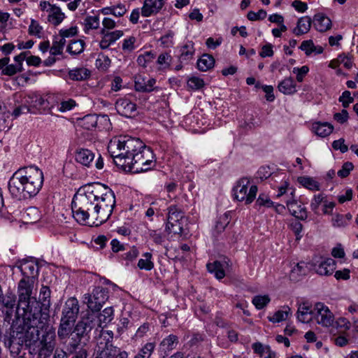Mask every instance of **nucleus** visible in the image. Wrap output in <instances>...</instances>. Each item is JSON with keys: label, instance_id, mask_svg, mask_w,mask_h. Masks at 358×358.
<instances>
[{"label": "nucleus", "instance_id": "nucleus-1", "mask_svg": "<svg viewBox=\"0 0 358 358\" xmlns=\"http://www.w3.org/2000/svg\"><path fill=\"white\" fill-rule=\"evenodd\" d=\"M115 204L111 189L101 183H94L80 187L73 198L71 208L78 222L86 223L91 220L99 226L112 214Z\"/></svg>", "mask_w": 358, "mask_h": 358}, {"label": "nucleus", "instance_id": "nucleus-2", "mask_svg": "<svg viewBox=\"0 0 358 358\" xmlns=\"http://www.w3.org/2000/svg\"><path fill=\"white\" fill-rule=\"evenodd\" d=\"M43 182L42 171L32 166L15 172L8 182V189L13 197L27 199L38 193Z\"/></svg>", "mask_w": 358, "mask_h": 358}, {"label": "nucleus", "instance_id": "nucleus-3", "mask_svg": "<svg viewBox=\"0 0 358 358\" xmlns=\"http://www.w3.org/2000/svg\"><path fill=\"white\" fill-rule=\"evenodd\" d=\"M27 341L38 358H49L55 347V329L49 323L25 325Z\"/></svg>", "mask_w": 358, "mask_h": 358}, {"label": "nucleus", "instance_id": "nucleus-4", "mask_svg": "<svg viewBox=\"0 0 358 358\" xmlns=\"http://www.w3.org/2000/svg\"><path fill=\"white\" fill-rule=\"evenodd\" d=\"M143 146V142L139 138L121 136L110 141L108 145L115 165L124 171L129 164V161L138 150Z\"/></svg>", "mask_w": 358, "mask_h": 358}, {"label": "nucleus", "instance_id": "nucleus-5", "mask_svg": "<svg viewBox=\"0 0 358 358\" xmlns=\"http://www.w3.org/2000/svg\"><path fill=\"white\" fill-rule=\"evenodd\" d=\"M34 282V280L22 278L17 285L18 302L16 314L23 317L24 325L29 322L27 317H33L38 313V301L35 297H31Z\"/></svg>", "mask_w": 358, "mask_h": 358}, {"label": "nucleus", "instance_id": "nucleus-6", "mask_svg": "<svg viewBox=\"0 0 358 358\" xmlns=\"http://www.w3.org/2000/svg\"><path fill=\"white\" fill-rule=\"evenodd\" d=\"M50 289L48 286H42L39 293V301L37 304L38 313L32 317H27V325L49 323V308L50 307Z\"/></svg>", "mask_w": 358, "mask_h": 358}, {"label": "nucleus", "instance_id": "nucleus-7", "mask_svg": "<svg viewBox=\"0 0 358 358\" xmlns=\"http://www.w3.org/2000/svg\"><path fill=\"white\" fill-rule=\"evenodd\" d=\"M143 148L138 150L129 161V164L124 171L132 173H141L150 169L153 163L154 155L151 149L143 143Z\"/></svg>", "mask_w": 358, "mask_h": 358}, {"label": "nucleus", "instance_id": "nucleus-8", "mask_svg": "<svg viewBox=\"0 0 358 358\" xmlns=\"http://www.w3.org/2000/svg\"><path fill=\"white\" fill-rule=\"evenodd\" d=\"M91 329L92 327L84 321L79 322L76 325L73 331L70 335L71 338L68 344L71 352L76 351V350H88L87 348L90 339L88 332Z\"/></svg>", "mask_w": 358, "mask_h": 358}, {"label": "nucleus", "instance_id": "nucleus-9", "mask_svg": "<svg viewBox=\"0 0 358 358\" xmlns=\"http://www.w3.org/2000/svg\"><path fill=\"white\" fill-rule=\"evenodd\" d=\"M234 198L239 201H245V204L251 203L255 199L257 187L251 185L249 178L244 177L237 181L233 189Z\"/></svg>", "mask_w": 358, "mask_h": 358}, {"label": "nucleus", "instance_id": "nucleus-10", "mask_svg": "<svg viewBox=\"0 0 358 358\" xmlns=\"http://www.w3.org/2000/svg\"><path fill=\"white\" fill-rule=\"evenodd\" d=\"M108 295L106 289L97 287L93 289L92 294H86L83 296V302L87 305L92 312H98L108 300Z\"/></svg>", "mask_w": 358, "mask_h": 358}, {"label": "nucleus", "instance_id": "nucleus-11", "mask_svg": "<svg viewBox=\"0 0 358 358\" xmlns=\"http://www.w3.org/2000/svg\"><path fill=\"white\" fill-rule=\"evenodd\" d=\"M313 319L324 327H329L334 322V315L322 303H315L313 308Z\"/></svg>", "mask_w": 358, "mask_h": 358}, {"label": "nucleus", "instance_id": "nucleus-12", "mask_svg": "<svg viewBox=\"0 0 358 358\" xmlns=\"http://www.w3.org/2000/svg\"><path fill=\"white\" fill-rule=\"evenodd\" d=\"M24 99L31 110L34 109L48 110L51 108L47 99L35 92L28 94L24 97Z\"/></svg>", "mask_w": 358, "mask_h": 358}, {"label": "nucleus", "instance_id": "nucleus-13", "mask_svg": "<svg viewBox=\"0 0 358 358\" xmlns=\"http://www.w3.org/2000/svg\"><path fill=\"white\" fill-rule=\"evenodd\" d=\"M113 333L109 330L101 329L98 337L96 338V352L97 355L100 353L105 352L110 348H117L113 345Z\"/></svg>", "mask_w": 358, "mask_h": 358}, {"label": "nucleus", "instance_id": "nucleus-14", "mask_svg": "<svg viewBox=\"0 0 358 358\" xmlns=\"http://www.w3.org/2000/svg\"><path fill=\"white\" fill-rule=\"evenodd\" d=\"M315 271L320 275H330L336 269V262L332 258L320 257L314 262Z\"/></svg>", "mask_w": 358, "mask_h": 358}, {"label": "nucleus", "instance_id": "nucleus-15", "mask_svg": "<svg viewBox=\"0 0 358 358\" xmlns=\"http://www.w3.org/2000/svg\"><path fill=\"white\" fill-rule=\"evenodd\" d=\"M79 312L78 302L75 298L69 299L64 305L62 310V317L64 320L76 322Z\"/></svg>", "mask_w": 358, "mask_h": 358}, {"label": "nucleus", "instance_id": "nucleus-16", "mask_svg": "<svg viewBox=\"0 0 358 358\" xmlns=\"http://www.w3.org/2000/svg\"><path fill=\"white\" fill-rule=\"evenodd\" d=\"M100 34L101 35V39L99 42V46L104 50L108 48L110 45L120 38L124 33L122 30L106 31L105 29H101Z\"/></svg>", "mask_w": 358, "mask_h": 358}, {"label": "nucleus", "instance_id": "nucleus-17", "mask_svg": "<svg viewBox=\"0 0 358 358\" xmlns=\"http://www.w3.org/2000/svg\"><path fill=\"white\" fill-rule=\"evenodd\" d=\"M164 4V0H145L141 8V14L148 17L158 13Z\"/></svg>", "mask_w": 358, "mask_h": 358}, {"label": "nucleus", "instance_id": "nucleus-18", "mask_svg": "<svg viewBox=\"0 0 358 358\" xmlns=\"http://www.w3.org/2000/svg\"><path fill=\"white\" fill-rule=\"evenodd\" d=\"M115 108L121 115L131 117L136 110V105L127 98H121L117 100Z\"/></svg>", "mask_w": 358, "mask_h": 358}, {"label": "nucleus", "instance_id": "nucleus-19", "mask_svg": "<svg viewBox=\"0 0 358 358\" xmlns=\"http://www.w3.org/2000/svg\"><path fill=\"white\" fill-rule=\"evenodd\" d=\"M287 208L290 213L299 220H304L307 218L306 208L301 205H298L296 199L292 198L285 201Z\"/></svg>", "mask_w": 358, "mask_h": 358}, {"label": "nucleus", "instance_id": "nucleus-20", "mask_svg": "<svg viewBox=\"0 0 358 358\" xmlns=\"http://www.w3.org/2000/svg\"><path fill=\"white\" fill-rule=\"evenodd\" d=\"M155 83L153 78L146 80L141 76H136L134 78V88L138 92H150L154 90Z\"/></svg>", "mask_w": 358, "mask_h": 358}, {"label": "nucleus", "instance_id": "nucleus-21", "mask_svg": "<svg viewBox=\"0 0 358 358\" xmlns=\"http://www.w3.org/2000/svg\"><path fill=\"white\" fill-rule=\"evenodd\" d=\"M19 268L24 275L23 278L34 280L38 275V268L33 261L24 260Z\"/></svg>", "mask_w": 358, "mask_h": 358}, {"label": "nucleus", "instance_id": "nucleus-22", "mask_svg": "<svg viewBox=\"0 0 358 358\" xmlns=\"http://www.w3.org/2000/svg\"><path fill=\"white\" fill-rule=\"evenodd\" d=\"M41 217V212L36 207H29L21 212V219L26 224L36 223Z\"/></svg>", "mask_w": 358, "mask_h": 358}, {"label": "nucleus", "instance_id": "nucleus-23", "mask_svg": "<svg viewBox=\"0 0 358 358\" xmlns=\"http://www.w3.org/2000/svg\"><path fill=\"white\" fill-rule=\"evenodd\" d=\"M313 308L308 303H303L298 308L297 319L301 322L307 323L313 319Z\"/></svg>", "mask_w": 358, "mask_h": 358}, {"label": "nucleus", "instance_id": "nucleus-24", "mask_svg": "<svg viewBox=\"0 0 358 358\" xmlns=\"http://www.w3.org/2000/svg\"><path fill=\"white\" fill-rule=\"evenodd\" d=\"M309 270L308 263L300 262L292 268L289 278L293 281H298L301 276L306 275Z\"/></svg>", "mask_w": 358, "mask_h": 358}, {"label": "nucleus", "instance_id": "nucleus-25", "mask_svg": "<svg viewBox=\"0 0 358 358\" xmlns=\"http://www.w3.org/2000/svg\"><path fill=\"white\" fill-rule=\"evenodd\" d=\"M76 160L85 166H89L94 159V154L88 149L81 148L76 151Z\"/></svg>", "mask_w": 358, "mask_h": 358}, {"label": "nucleus", "instance_id": "nucleus-26", "mask_svg": "<svg viewBox=\"0 0 358 358\" xmlns=\"http://www.w3.org/2000/svg\"><path fill=\"white\" fill-rule=\"evenodd\" d=\"M48 12H49L48 20L55 26L59 25L65 18V15L62 11L61 8L55 5L51 6L50 8L48 10Z\"/></svg>", "mask_w": 358, "mask_h": 358}, {"label": "nucleus", "instance_id": "nucleus-27", "mask_svg": "<svg viewBox=\"0 0 358 358\" xmlns=\"http://www.w3.org/2000/svg\"><path fill=\"white\" fill-rule=\"evenodd\" d=\"M312 130L317 136L324 138L332 133L334 130V126L329 122H318L313 124Z\"/></svg>", "mask_w": 358, "mask_h": 358}, {"label": "nucleus", "instance_id": "nucleus-28", "mask_svg": "<svg viewBox=\"0 0 358 358\" xmlns=\"http://www.w3.org/2000/svg\"><path fill=\"white\" fill-rule=\"evenodd\" d=\"M313 22L315 29L320 32L326 31L331 27V20L328 17L322 14L315 15Z\"/></svg>", "mask_w": 358, "mask_h": 358}, {"label": "nucleus", "instance_id": "nucleus-29", "mask_svg": "<svg viewBox=\"0 0 358 358\" xmlns=\"http://www.w3.org/2000/svg\"><path fill=\"white\" fill-rule=\"evenodd\" d=\"M278 88L284 94H293L296 92V83L291 77L286 78L280 82Z\"/></svg>", "mask_w": 358, "mask_h": 358}, {"label": "nucleus", "instance_id": "nucleus-30", "mask_svg": "<svg viewBox=\"0 0 358 358\" xmlns=\"http://www.w3.org/2000/svg\"><path fill=\"white\" fill-rule=\"evenodd\" d=\"M180 60L181 62H188L193 58L194 55V43L188 41L180 48Z\"/></svg>", "mask_w": 358, "mask_h": 358}, {"label": "nucleus", "instance_id": "nucleus-31", "mask_svg": "<svg viewBox=\"0 0 358 358\" xmlns=\"http://www.w3.org/2000/svg\"><path fill=\"white\" fill-rule=\"evenodd\" d=\"M75 322L61 318L60 325L58 329V336L61 339L66 338L71 334Z\"/></svg>", "mask_w": 358, "mask_h": 358}, {"label": "nucleus", "instance_id": "nucleus-32", "mask_svg": "<svg viewBox=\"0 0 358 358\" xmlns=\"http://www.w3.org/2000/svg\"><path fill=\"white\" fill-rule=\"evenodd\" d=\"M312 20L308 16L301 17L297 22L296 27L294 29V33L300 36L306 34L310 29Z\"/></svg>", "mask_w": 358, "mask_h": 358}, {"label": "nucleus", "instance_id": "nucleus-33", "mask_svg": "<svg viewBox=\"0 0 358 358\" xmlns=\"http://www.w3.org/2000/svg\"><path fill=\"white\" fill-rule=\"evenodd\" d=\"M96 358H128V353L119 348H110Z\"/></svg>", "mask_w": 358, "mask_h": 358}, {"label": "nucleus", "instance_id": "nucleus-34", "mask_svg": "<svg viewBox=\"0 0 358 358\" xmlns=\"http://www.w3.org/2000/svg\"><path fill=\"white\" fill-rule=\"evenodd\" d=\"M178 342L177 336L170 334L161 341L159 346L164 352L171 351L176 348Z\"/></svg>", "mask_w": 358, "mask_h": 358}, {"label": "nucleus", "instance_id": "nucleus-35", "mask_svg": "<svg viewBox=\"0 0 358 358\" xmlns=\"http://www.w3.org/2000/svg\"><path fill=\"white\" fill-rule=\"evenodd\" d=\"M90 76V71L84 67L76 68L69 71L70 79L76 81L85 80Z\"/></svg>", "mask_w": 358, "mask_h": 358}, {"label": "nucleus", "instance_id": "nucleus-36", "mask_svg": "<svg viewBox=\"0 0 358 358\" xmlns=\"http://www.w3.org/2000/svg\"><path fill=\"white\" fill-rule=\"evenodd\" d=\"M215 59L208 54H203L197 61V67L201 71H206L213 67Z\"/></svg>", "mask_w": 358, "mask_h": 358}, {"label": "nucleus", "instance_id": "nucleus-37", "mask_svg": "<svg viewBox=\"0 0 358 358\" xmlns=\"http://www.w3.org/2000/svg\"><path fill=\"white\" fill-rule=\"evenodd\" d=\"M291 314V309L288 306H284L282 310L276 311L272 316H269L268 319L273 323L280 322L287 320Z\"/></svg>", "mask_w": 358, "mask_h": 358}, {"label": "nucleus", "instance_id": "nucleus-38", "mask_svg": "<svg viewBox=\"0 0 358 358\" xmlns=\"http://www.w3.org/2000/svg\"><path fill=\"white\" fill-rule=\"evenodd\" d=\"M207 269L210 273H214L217 279H222L225 276L224 264L218 261L207 264Z\"/></svg>", "mask_w": 358, "mask_h": 358}, {"label": "nucleus", "instance_id": "nucleus-39", "mask_svg": "<svg viewBox=\"0 0 358 358\" xmlns=\"http://www.w3.org/2000/svg\"><path fill=\"white\" fill-rule=\"evenodd\" d=\"M84 31L89 33L90 30L97 29L100 26L99 15L87 16L84 20Z\"/></svg>", "mask_w": 358, "mask_h": 358}, {"label": "nucleus", "instance_id": "nucleus-40", "mask_svg": "<svg viewBox=\"0 0 358 358\" xmlns=\"http://www.w3.org/2000/svg\"><path fill=\"white\" fill-rule=\"evenodd\" d=\"M298 180L301 185L310 190L317 191L320 189V184L312 178L299 177Z\"/></svg>", "mask_w": 358, "mask_h": 358}, {"label": "nucleus", "instance_id": "nucleus-41", "mask_svg": "<svg viewBox=\"0 0 358 358\" xmlns=\"http://www.w3.org/2000/svg\"><path fill=\"white\" fill-rule=\"evenodd\" d=\"M98 117L94 114L85 115L80 120V125L85 129L90 130L97 124Z\"/></svg>", "mask_w": 358, "mask_h": 358}, {"label": "nucleus", "instance_id": "nucleus-42", "mask_svg": "<svg viewBox=\"0 0 358 358\" xmlns=\"http://www.w3.org/2000/svg\"><path fill=\"white\" fill-rule=\"evenodd\" d=\"M84 45L85 43L83 40L71 41L67 47V52L73 55L80 54L84 50Z\"/></svg>", "mask_w": 358, "mask_h": 358}, {"label": "nucleus", "instance_id": "nucleus-43", "mask_svg": "<svg viewBox=\"0 0 358 358\" xmlns=\"http://www.w3.org/2000/svg\"><path fill=\"white\" fill-rule=\"evenodd\" d=\"M143 258L138 260V267L140 269L150 271L154 268V263L151 261L152 254L145 252L143 255Z\"/></svg>", "mask_w": 358, "mask_h": 358}, {"label": "nucleus", "instance_id": "nucleus-44", "mask_svg": "<svg viewBox=\"0 0 358 358\" xmlns=\"http://www.w3.org/2000/svg\"><path fill=\"white\" fill-rule=\"evenodd\" d=\"M167 218H169L170 220L175 219L176 220H184L185 213L177 206L171 205L168 208Z\"/></svg>", "mask_w": 358, "mask_h": 358}, {"label": "nucleus", "instance_id": "nucleus-45", "mask_svg": "<svg viewBox=\"0 0 358 358\" xmlns=\"http://www.w3.org/2000/svg\"><path fill=\"white\" fill-rule=\"evenodd\" d=\"M113 318V309L112 307L106 308L99 316V320L100 322V327L102 324L106 326L109 323Z\"/></svg>", "mask_w": 358, "mask_h": 358}, {"label": "nucleus", "instance_id": "nucleus-46", "mask_svg": "<svg viewBox=\"0 0 358 358\" xmlns=\"http://www.w3.org/2000/svg\"><path fill=\"white\" fill-rule=\"evenodd\" d=\"M155 348V343H147L140 349L136 355L138 356V358H150Z\"/></svg>", "mask_w": 358, "mask_h": 358}, {"label": "nucleus", "instance_id": "nucleus-47", "mask_svg": "<svg viewBox=\"0 0 358 358\" xmlns=\"http://www.w3.org/2000/svg\"><path fill=\"white\" fill-rule=\"evenodd\" d=\"M230 218L229 217V214L227 213L223 214L220 217H219L218 220L216 222L215 229L217 233H221L224 230L226 227L229 224Z\"/></svg>", "mask_w": 358, "mask_h": 358}, {"label": "nucleus", "instance_id": "nucleus-48", "mask_svg": "<svg viewBox=\"0 0 358 358\" xmlns=\"http://www.w3.org/2000/svg\"><path fill=\"white\" fill-rule=\"evenodd\" d=\"M270 301L271 299L268 295H258L253 298L252 302L256 308L260 310L264 308Z\"/></svg>", "mask_w": 358, "mask_h": 358}, {"label": "nucleus", "instance_id": "nucleus-49", "mask_svg": "<svg viewBox=\"0 0 358 358\" xmlns=\"http://www.w3.org/2000/svg\"><path fill=\"white\" fill-rule=\"evenodd\" d=\"M110 65V59L105 55H99L96 60V66L101 71H106Z\"/></svg>", "mask_w": 358, "mask_h": 358}, {"label": "nucleus", "instance_id": "nucleus-50", "mask_svg": "<svg viewBox=\"0 0 358 358\" xmlns=\"http://www.w3.org/2000/svg\"><path fill=\"white\" fill-rule=\"evenodd\" d=\"M0 301L6 308L12 310L15 306L16 296L13 293H7L1 298Z\"/></svg>", "mask_w": 358, "mask_h": 358}, {"label": "nucleus", "instance_id": "nucleus-51", "mask_svg": "<svg viewBox=\"0 0 358 358\" xmlns=\"http://www.w3.org/2000/svg\"><path fill=\"white\" fill-rule=\"evenodd\" d=\"M29 34L30 35L36 36L38 38L42 37L43 27L36 20L33 19L31 20V24L29 27Z\"/></svg>", "mask_w": 358, "mask_h": 358}, {"label": "nucleus", "instance_id": "nucleus-52", "mask_svg": "<svg viewBox=\"0 0 358 358\" xmlns=\"http://www.w3.org/2000/svg\"><path fill=\"white\" fill-rule=\"evenodd\" d=\"M204 85L203 79L198 77H192L187 80V87L194 90H198Z\"/></svg>", "mask_w": 358, "mask_h": 358}, {"label": "nucleus", "instance_id": "nucleus-53", "mask_svg": "<svg viewBox=\"0 0 358 358\" xmlns=\"http://www.w3.org/2000/svg\"><path fill=\"white\" fill-rule=\"evenodd\" d=\"M325 196L322 194L315 195L310 203V208L315 213H317L319 206L325 201Z\"/></svg>", "mask_w": 358, "mask_h": 358}, {"label": "nucleus", "instance_id": "nucleus-54", "mask_svg": "<svg viewBox=\"0 0 358 358\" xmlns=\"http://www.w3.org/2000/svg\"><path fill=\"white\" fill-rule=\"evenodd\" d=\"M76 103L73 99H69L62 101L57 106V110L61 113H65L71 110L76 106Z\"/></svg>", "mask_w": 358, "mask_h": 358}, {"label": "nucleus", "instance_id": "nucleus-55", "mask_svg": "<svg viewBox=\"0 0 358 358\" xmlns=\"http://www.w3.org/2000/svg\"><path fill=\"white\" fill-rule=\"evenodd\" d=\"M331 223L334 227H344L348 225V222L344 215L335 214L331 218Z\"/></svg>", "mask_w": 358, "mask_h": 358}, {"label": "nucleus", "instance_id": "nucleus-56", "mask_svg": "<svg viewBox=\"0 0 358 358\" xmlns=\"http://www.w3.org/2000/svg\"><path fill=\"white\" fill-rule=\"evenodd\" d=\"M154 58V55L151 52H145L143 55H141L137 58V63L141 66H146L147 64L150 62Z\"/></svg>", "mask_w": 358, "mask_h": 358}, {"label": "nucleus", "instance_id": "nucleus-57", "mask_svg": "<svg viewBox=\"0 0 358 358\" xmlns=\"http://www.w3.org/2000/svg\"><path fill=\"white\" fill-rule=\"evenodd\" d=\"M273 204V201L268 196L264 194H259L255 203V206H265L267 208L271 207Z\"/></svg>", "mask_w": 358, "mask_h": 358}, {"label": "nucleus", "instance_id": "nucleus-58", "mask_svg": "<svg viewBox=\"0 0 358 358\" xmlns=\"http://www.w3.org/2000/svg\"><path fill=\"white\" fill-rule=\"evenodd\" d=\"M166 230L170 234L172 233L181 236L184 234L183 222L177 224L166 225Z\"/></svg>", "mask_w": 358, "mask_h": 358}, {"label": "nucleus", "instance_id": "nucleus-59", "mask_svg": "<svg viewBox=\"0 0 358 358\" xmlns=\"http://www.w3.org/2000/svg\"><path fill=\"white\" fill-rule=\"evenodd\" d=\"M339 101L342 103L343 108H348L350 103L354 101L353 97L349 91H344L342 95L339 97Z\"/></svg>", "mask_w": 358, "mask_h": 358}, {"label": "nucleus", "instance_id": "nucleus-60", "mask_svg": "<svg viewBox=\"0 0 358 358\" xmlns=\"http://www.w3.org/2000/svg\"><path fill=\"white\" fill-rule=\"evenodd\" d=\"M28 113H34V110H31V109L29 108L28 104H26L24 100L23 101V104L17 107L13 110V115L17 117L21 114H26Z\"/></svg>", "mask_w": 358, "mask_h": 358}, {"label": "nucleus", "instance_id": "nucleus-61", "mask_svg": "<svg viewBox=\"0 0 358 358\" xmlns=\"http://www.w3.org/2000/svg\"><path fill=\"white\" fill-rule=\"evenodd\" d=\"M20 64H8L4 69L3 75L12 76L18 72H21Z\"/></svg>", "mask_w": 358, "mask_h": 358}, {"label": "nucleus", "instance_id": "nucleus-62", "mask_svg": "<svg viewBox=\"0 0 358 358\" xmlns=\"http://www.w3.org/2000/svg\"><path fill=\"white\" fill-rule=\"evenodd\" d=\"M309 68L307 66H303L301 68L295 67L293 69V73L296 74V80L301 83L303 80L304 76L308 73Z\"/></svg>", "mask_w": 358, "mask_h": 358}, {"label": "nucleus", "instance_id": "nucleus-63", "mask_svg": "<svg viewBox=\"0 0 358 358\" xmlns=\"http://www.w3.org/2000/svg\"><path fill=\"white\" fill-rule=\"evenodd\" d=\"M353 168L352 163L347 162L343 164L341 169L338 171V176L341 178H345L350 174Z\"/></svg>", "mask_w": 358, "mask_h": 358}, {"label": "nucleus", "instance_id": "nucleus-64", "mask_svg": "<svg viewBox=\"0 0 358 358\" xmlns=\"http://www.w3.org/2000/svg\"><path fill=\"white\" fill-rule=\"evenodd\" d=\"M247 16L251 21L263 20L266 17V12L263 9L259 10L257 13L250 11Z\"/></svg>", "mask_w": 358, "mask_h": 358}]
</instances>
